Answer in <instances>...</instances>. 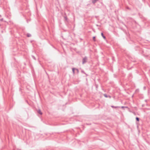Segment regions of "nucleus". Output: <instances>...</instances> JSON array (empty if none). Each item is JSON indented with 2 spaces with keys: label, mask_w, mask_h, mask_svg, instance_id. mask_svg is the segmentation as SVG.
Here are the masks:
<instances>
[{
  "label": "nucleus",
  "mask_w": 150,
  "mask_h": 150,
  "mask_svg": "<svg viewBox=\"0 0 150 150\" xmlns=\"http://www.w3.org/2000/svg\"><path fill=\"white\" fill-rule=\"evenodd\" d=\"M76 71H77V73L78 74L79 72V69H76Z\"/></svg>",
  "instance_id": "dca6fc26"
},
{
  "label": "nucleus",
  "mask_w": 150,
  "mask_h": 150,
  "mask_svg": "<svg viewBox=\"0 0 150 150\" xmlns=\"http://www.w3.org/2000/svg\"><path fill=\"white\" fill-rule=\"evenodd\" d=\"M136 91H138V90H136Z\"/></svg>",
  "instance_id": "4be33fe9"
},
{
  "label": "nucleus",
  "mask_w": 150,
  "mask_h": 150,
  "mask_svg": "<svg viewBox=\"0 0 150 150\" xmlns=\"http://www.w3.org/2000/svg\"><path fill=\"white\" fill-rule=\"evenodd\" d=\"M127 9H129V10H130V8L129 7H127Z\"/></svg>",
  "instance_id": "a211bd4d"
},
{
  "label": "nucleus",
  "mask_w": 150,
  "mask_h": 150,
  "mask_svg": "<svg viewBox=\"0 0 150 150\" xmlns=\"http://www.w3.org/2000/svg\"><path fill=\"white\" fill-rule=\"evenodd\" d=\"M136 91H138V90H136Z\"/></svg>",
  "instance_id": "412c9836"
},
{
  "label": "nucleus",
  "mask_w": 150,
  "mask_h": 150,
  "mask_svg": "<svg viewBox=\"0 0 150 150\" xmlns=\"http://www.w3.org/2000/svg\"><path fill=\"white\" fill-rule=\"evenodd\" d=\"M88 60V58L86 56H85L83 59L82 60V64H84L86 63Z\"/></svg>",
  "instance_id": "f257e3e1"
},
{
  "label": "nucleus",
  "mask_w": 150,
  "mask_h": 150,
  "mask_svg": "<svg viewBox=\"0 0 150 150\" xmlns=\"http://www.w3.org/2000/svg\"><path fill=\"white\" fill-rule=\"evenodd\" d=\"M95 86L96 89H97L98 87V84H95Z\"/></svg>",
  "instance_id": "4468645a"
},
{
  "label": "nucleus",
  "mask_w": 150,
  "mask_h": 150,
  "mask_svg": "<svg viewBox=\"0 0 150 150\" xmlns=\"http://www.w3.org/2000/svg\"><path fill=\"white\" fill-rule=\"evenodd\" d=\"M111 107L112 108H118V107H117V106H114L113 105H112L111 106Z\"/></svg>",
  "instance_id": "9b49d317"
},
{
  "label": "nucleus",
  "mask_w": 150,
  "mask_h": 150,
  "mask_svg": "<svg viewBox=\"0 0 150 150\" xmlns=\"http://www.w3.org/2000/svg\"><path fill=\"white\" fill-rule=\"evenodd\" d=\"M87 125H89V124H87Z\"/></svg>",
  "instance_id": "aec40b11"
},
{
  "label": "nucleus",
  "mask_w": 150,
  "mask_h": 150,
  "mask_svg": "<svg viewBox=\"0 0 150 150\" xmlns=\"http://www.w3.org/2000/svg\"><path fill=\"white\" fill-rule=\"evenodd\" d=\"M121 108L123 109H125V108H129L127 106H122Z\"/></svg>",
  "instance_id": "423d86ee"
},
{
  "label": "nucleus",
  "mask_w": 150,
  "mask_h": 150,
  "mask_svg": "<svg viewBox=\"0 0 150 150\" xmlns=\"http://www.w3.org/2000/svg\"><path fill=\"white\" fill-rule=\"evenodd\" d=\"M93 41H96V37H95V36L93 37Z\"/></svg>",
  "instance_id": "ddd939ff"
},
{
  "label": "nucleus",
  "mask_w": 150,
  "mask_h": 150,
  "mask_svg": "<svg viewBox=\"0 0 150 150\" xmlns=\"http://www.w3.org/2000/svg\"><path fill=\"white\" fill-rule=\"evenodd\" d=\"M104 96H105V97L106 98H107L108 97V96H107V95L106 94H104Z\"/></svg>",
  "instance_id": "2eb2a0df"
},
{
  "label": "nucleus",
  "mask_w": 150,
  "mask_h": 150,
  "mask_svg": "<svg viewBox=\"0 0 150 150\" xmlns=\"http://www.w3.org/2000/svg\"><path fill=\"white\" fill-rule=\"evenodd\" d=\"M81 72L82 73H83V74H85L86 75V76H88V75L86 74V73L85 72V71H84L83 70H82L81 71Z\"/></svg>",
  "instance_id": "1a4fd4ad"
},
{
  "label": "nucleus",
  "mask_w": 150,
  "mask_h": 150,
  "mask_svg": "<svg viewBox=\"0 0 150 150\" xmlns=\"http://www.w3.org/2000/svg\"><path fill=\"white\" fill-rule=\"evenodd\" d=\"M76 68H72V72H73V74H75L74 70H76Z\"/></svg>",
  "instance_id": "39448f33"
},
{
  "label": "nucleus",
  "mask_w": 150,
  "mask_h": 150,
  "mask_svg": "<svg viewBox=\"0 0 150 150\" xmlns=\"http://www.w3.org/2000/svg\"><path fill=\"white\" fill-rule=\"evenodd\" d=\"M101 35L102 36V37H103V38L105 39L106 38V37L104 35L103 33H101Z\"/></svg>",
  "instance_id": "20e7f679"
},
{
  "label": "nucleus",
  "mask_w": 150,
  "mask_h": 150,
  "mask_svg": "<svg viewBox=\"0 0 150 150\" xmlns=\"http://www.w3.org/2000/svg\"><path fill=\"white\" fill-rule=\"evenodd\" d=\"M64 18L65 19V20L66 21H67V20H68V18H67V16H64Z\"/></svg>",
  "instance_id": "0eeeda50"
},
{
  "label": "nucleus",
  "mask_w": 150,
  "mask_h": 150,
  "mask_svg": "<svg viewBox=\"0 0 150 150\" xmlns=\"http://www.w3.org/2000/svg\"><path fill=\"white\" fill-rule=\"evenodd\" d=\"M31 56H32V58L34 59L35 60H36V59L35 57L33 55H32Z\"/></svg>",
  "instance_id": "f8f14e48"
},
{
  "label": "nucleus",
  "mask_w": 150,
  "mask_h": 150,
  "mask_svg": "<svg viewBox=\"0 0 150 150\" xmlns=\"http://www.w3.org/2000/svg\"><path fill=\"white\" fill-rule=\"evenodd\" d=\"M38 112L39 113L40 115H42V112H41V110H39L38 111Z\"/></svg>",
  "instance_id": "7ed1b4c3"
},
{
  "label": "nucleus",
  "mask_w": 150,
  "mask_h": 150,
  "mask_svg": "<svg viewBox=\"0 0 150 150\" xmlns=\"http://www.w3.org/2000/svg\"><path fill=\"white\" fill-rule=\"evenodd\" d=\"M139 118L138 117H136V120L137 121L139 122Z\"/></svg>",
  "instance_id": "9d476101"
},
{
  "label": "nucleus",
  "mask_w": 150,
  "mask_h": 150,
  "mask_svg": "<svg viewBox=\"0 0 150 150\" xmlns=\"http://www.w3.org/2000/svg\"><path fill=\"white\" fill-rule=\"evenodd\" d=\"M3 18H1L0 19V21H3Z\"/></svg>",
  "instance_id": "f3484780"
},
{
  "label": "nucleus",
  "mask_w": 150,
  "mask_h": 150,
  "mask_svg": "<svg viewBox=\"0 0 150 150\" xmlns=\"http://www.w3.org/2000/svg\"><path fill=\"white\" fill-rule=\"evenodd\" d=\"M109 97L110 98V96H109Z\"/></svg>",
  "instance_id": "5701e85b"
},
{
  "label": "nucleus",
  "mask_w": 150,
  "mask_h": 150,
  "mask_svg": "<svg viewBox=\"0 0 150 150\" xmlns=\"http://www.w3.org/2000/svg\"><path fill=\"white\" fill-rule=\"evenodd\" d=\"M1 15H0V18H1Z\"/></svg>",
  "instance_id": "6ab92c4d"
},
{
  "label": "nucleus",
  "mask_w": 150,
  "mask_h": 150,
  "mask_svg": "<svg viewBox=\"0 0 150 150\" xmlns=\"http://www.w3.org/2000/svg\"><path fill=\"white\" fill-rule=\"evenodd\" d=\"M98 1V0H92V2L93 4H94Z\"/></svg>",
  "instance_id": "f03ea898"
},
{
  "label": "nucleus",
  "mask_w": 150,
  "mask_h": 150,
  "mask_svg": "<svg viewBox=\"0 0 150 150\" xmlns=\"http://www.w3.org/2000/svg\"><path fill=\"white\" fill-rule=\"evenodd\" d=\"M27 36L28 37H29L31 36V35L30 33H27Z\"/></svg>",
  "instance_id": "6e6552de"
}]
</instances>
